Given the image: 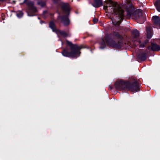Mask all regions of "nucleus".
<instances>
[{
	"label": "nucleus",
	"instance_id": "obj_1",
	"mask_svg": "<svg viewBox=\"0 0 160 160\" xmlns=\"http://www.w3.org/2000/svg\"><path fill=\"white\" fill-rule=\"evenodd\" d=\"M105 2L107 5L104 6V9L108 10L109 8H112L111 12H112V13L111 19L114 25L119 26L123 19L124 11L120 7L119 5L111 0H107Z\"/></svg>",
	"mask_w": 160,
	"mask_h": 160
},
{
	"label": "nucleus",
	"instance_id": "obj_2",
	"mask_svg": "<svg viewBox=\"0 0 160 160\" xmlns=\"http://www.w3.org/2000/svg\"><path fill=\"white\" fill-rule=\"evenodd\" d=\"M68 44L70 46V52H69L66 49H64L62 52V55L65 57H76L79 56L80 50L82 47H79L76 44H73L71 42L67 41Z\"/></svg>",
	"mask_w": 160,
	"mask_h": 160
},
{
	"label": "nucleus",
	"instance_id": "obj_3",
	"mask_svg": "<svg viewBox=\"0 0 160 160\" xmlns=\"http://www.w3.org/2000/svg\"><path fill=\"white\" fill-rule=\"evenodd\" d=\"M121 35L117 32H113L109 39H106L108 44L113 47L119 48L122 46V43L120 41Z\"/></svg>",
	"mask_w": 160,
	"mask_h": 160
},
{
	"label": "nucleus",
	"instance_id": "obj_4",
	"mask_svg": "<svg viewBox=\"0 0 160 160\" xmlns=\"http://www.w3.org/2000/svg\"><path fill=\"white\" fill-rule=\"evenodd\" d=\"M60 5L62 8L64 12L67 13V15L62 16H59L58 17V19L60 20L61 22L63 23L65 26L68 25L70 23V21L68 18V15H69V4L68 3H64L61 2L60 3Z\"/></svg>",
	"mask_w": 160,
	"mask_h": 160
},
{
	"label": "nucleus",
	"instance_id": "obj_5",
	"mask_svg": "<svg viewBox=\"0 0 160 160\" xmlns=\"http://www.w3.org/2000/svg\"><path fill=\"white\" fill-rule=\"evenodd\" d=\"M127 14L129 16H131L132 18L135 19L142 18V15L141 10L138 9L134 11L132 8L130 9V10L127 11Z\"/></svg>",
	"mask_w": 160,
	"mask_h": 160
},
{
	"label": "nucleus",
	"instance_id": "obj_6",
	"mask_svg": "<svg viewBox=\"0 0 160 160\" xmlns=\"http://www.w3.org/2000/svg\"><path fill=\"white\" fill-rule=\"evenodd\" d=\"M128 82H125L122 80L118 81L115 84V86L118 90H127Z\"/></svg>",
	"mask_w": 160,
	"mask_h": 160
},
{
	"label": "nucleus",
	"instance_id": "obj_7",
	"mask_svg": "<svg viewBox=\"0 0 160 160\" xmlns=\"http://www.w3.org/2000/svg\"><path fill=\"white\" fill-rule=\"evenodd\" d=\"M127 90H130L132 92H137L139 91V85L137 82L131 83L128 82Z\"/></svg>",
	"mask_w": 160,
	"mask_h": 160
},
{
	"label": "nucleus",
	"instance_id": "obj_8",
	"mask_svg": "<svg viewBox=\"0 0 160 160\" xmlns=\"http://www.w3.org/2000/svg\"><path fill=\"white\" fill-rule=\"evenodd\" d=\"M23 3H25L30 11L33 13H35L37 12L36 8L34 6V3L31 1H29L28 0H24Z\"/></svg>",
	"mask_w": 160,
	"mask_h": 160
},
{
	"label": "nucleus",
	"instance_id": "obj_9",
	"mask_svg": "<svg viewBox=\"0 0 160 160\" xmlns=\"http://www.w3.org/2000/svg\"><path fill=\"white\" fill-rule=\"evenodd\" d=\"M152 20L155 25L160 28V18L157 16H154Z\"/></svg>",
	"mask_w": 160,
	"mask_h": 160
},
{
	"label": "nucleus",
	"instance_id": "obj_10",
	"mask_svg": "<svg viewBox=\"0 0 160 160\" xmlns=\"http://www.w3.org/2000/svg\"><path fill=\"white\" fill-rule=\"evenodd\" d=\"M151 49L153 51H158L160 50V46L155 43H152Z\"/></svg>",
	"mask_w": 160,
	"mask_h": 160
},
{
	"label": "nucleus",
	"instance_id": "obj_11",
	"mask_svg": "<svg viewBox=\"0 0 160 160\" xmlns=\"http://www.w3.org/2000/svg\"><path fill=\"white\" fill-rule=\"evenodd\" d=\"M154 4L157 10L160 12V0H156Z\"/></svg>",
	"mask_w": 160,
	"mask_h": 160
},
{
	"label": "nucleus",
	"instance_id": "obj_12",
	"mask_svg": "<svg viewBox=\"0 0 160 160\" xmlns=\"http://www.w3.org/2000/svg\"><path fill=\"white\" fill-rule=\"evenodd\" d=\"M101 0H95L94 4L95 7H99L102 5Z\"/></svg>",
	"mask_w": 160,
	"mask_h": 160
},
{
	"label": "nucleus",
	"instance_id": "obj_13",
	"mask_svg": "<svg viewBox=\"0 0 160 160\" xmlns=\"http://www.w3.org/2000/svg\"><path fill=\"white\" fill-rule=\"evenodd\" d=\"M147 36L148 38H150L152 37V33L151 29L150 28H148L147 30Z\"/></svg>",
	"mask_w": 160,
	"mask_h": 160
},
{
	"label": "nucleus",
	"instance_id": "obj_14",
	"mask_svg": "<svg viewBox=\"0 0 160 160\" xmlns=\"http://www.w3.org/2000/svg\"><path fill=\"white\" fill-rule=\"evenodd\" d=\"M138 58L141 60L144 61L146 58V54H140L138 56Z\"/></svg>",
	"mask_w": 160,
	"mask_h": 160
},
{
	"label": "nucleus",
	"instance_id": "obj_15",
	"mask_svg": "<svg viewBox=\"0 0 160 160\" xmlns=\"http://www.w3.org/2000/svg\"><path fill=\"white\" fill-rule=\"evenodd\" d=\"M50 27L52 29L53 31H55L56 30V28L55 26V24L52 22H50L49 24Z\"/></svg>",
	"mask_w": 160,
	"mask_h": 160
},
{
	"label": "nucleus",
	"instance_id": "obj_16",
	"mask_svg": "<svg viewBox=\"0 0 160 160\" xmlns=\"http://www.w3.org/2000/svg\"><path fill=\"white\" fill-rule=\"evenodd\" d=\"M132 33L135 37H137L139 35V32L136 29L133 30Z\"/></svg>",
	"mask_w": 160,
	"mask_h": 160
},
{
	"label": "nucleus",
	"instance_id": "obj_17",
	"mask_svg": "<svg viewBox=\"0 0 160 160\" xmlns=\"http://www.w3.org/2000/svg\"><path fill=\"white\" fill-rule=\"evenodd\" d=\"M37 3L38 5H40L42 7H44L46 5L45 2L42 1L38 2Z\"/></svg>",
	"mask_w": 160,
	"mask_h": 160
},
{
	"label": "nucleus",
	"instance_id": "obj_18",
	"mask_svg": "<svg viewBox=\"0 0 160 160\" xmlns=\"http://www.w3.org/2000/svg\"><path fill=\"white\" fill-rule=\"evenodd\" d=\"M59 33L64 37H66L68 36V34L64 31H59Z\"/></svg>",
	"mask_w": 160,
	"mask_h": 160
},
{
	"label": "nucleus",
	"instance_id": "obj_19",
	"mask_svg": "<svg viewBox=\"0 0 160 160\" xmlns=\"http://www.w3.org/2000/svg\"><path fill=\"white\" fill-rule=\"evenodd\" d=\"M102 42L101 43V46H102V47H101V48H103L105 46V42H104L103 39H102Z\"/></svg>",
	"mask_w": 160,
	"mask_h": 160
},
{
	"label": "nucleus",
	"instance_id": "obj_20",
	"mask_svg": "<svg viewBox=\"0 0 160 160\" xmlns=\"http://www.w3.org/2000/svg\"><path fill=\"white\" fill-rule=\"evenodd\" d=\"M23 15V13L22 12H19L17 14V16L19 17H22Z\"/></svg>",
	"mask_w": 160,
	"mask_h": 160
},
{
	"label": "nucleus",
	"instance_id": "obj_21",
	"mask_svg": "<svg viewBox=\"0 0 160 160\" xmlns=\"http://www.w3.org/2000/svg\"><path fill=\"white\" fill-rule=\"evenodd\" d=\"M93 21L94 23H96L98 22V18H94L93 19Z\"/></svg>",
	"mask_w": 160,
	"mask_h": 160
},
{
	"label": "nucleus",
	"instance_id": "obj_22",
	"mask_svg": "<svg viewBox=\"0 0 160 160\" xmlns=\"http://www.w3.org/2000/svg\"><path fill=\"white\" fill-rule=\"evenodd\" d=\"M144 46H145V44H141L139 46V47L141 48H142V47H144Z\"/></svg>",
	"mask_w": 160,
	"mask_h": 160
},
{
	"label": "nucleus",
	"instance_id": "obj_23",
	"mask_svg": "<svg viewBox=\"0 0 160 160\" xmlns=\"http://www.w3.org/2000/svg\"><path fill=\"white\" fill-rule=\"evenodd\" d=\"M47 13V11H44L43 12V14H45L46 13Z\"/></svg>",
	"mask_w": 160,
	"mask_h": 160
},
{
	"label": "nucleus",
	"instance_id": "obj_24",
	"mask_svg": "<svg viewBox=\"0 0 160 160\" xmlns=\"http://www.w3.org/2000/svg\"><path fill=\"white\" fill-rule=\"evenodd\" d=\"M53 2H55V3H57V1H55V0H53Z\"/></svg>",
	"mask_w": 160,
	"mask_h": 160
},
{
	"label": "nucleus",
	"instance_id": "obj_25",
	"mask_svg": "<svg viewBox=\"0 0 160 160\" xmlns=\"http://www.w3.org/2000/svg\"><path fill=\"white\" fill-rule=\"evenodd\" d=\"M112 87H110V89H112Z\"/></svg>",
	"mask_w": 160,
	"mask_h": 160
},
{
	"label": "nucleus",
	"instance_id": "obj_26",
	"mask_svg": "<svg viewBox=\"0 0 160 160\" xmlns=\"http://www.w3.org/2000/svg\"><path fill=\"white\" fill-rule=\"evenodd\" d=\"M13 2L14 3H15V1H13Z\"/></svg>",
	"mask_w": 160,
	"mask_h": 160
},
{
	"label": "nucleus",
	"instance_id": "obj_27",
	"mask_svg": "<svg viewBox=\"0 0 160 160\" xmlns=\"http://www.w3.org/2000/svg\"><path fill=\"white\" fill-rule=\"evenodd\" d=\"M128 2H129V0H128Z\"/></svg>",
	"mask_w": 160,
	"mask_h": 160
}]
</instances>
